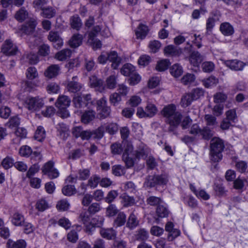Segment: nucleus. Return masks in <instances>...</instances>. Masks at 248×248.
I'll return each mask as SVG.
<instances>
[{"label":"nucleus","mask_w":248,"mask_h":248,"mask_svg":"<svg viewBox=\"0 0 248 248\" xmlns=\"http://www.w3.org/2000/svg\"><path fill=\"white\" fill-rule=\"evenodd\" d=\"M176 109L175 106L170 104L165 107L162 111L163 115L166 118V122L169 124L168 131L173 132L174 134H176L183 118L181 113L176 111Z\"/></svg>","instance_id":"obj_1"},{"label":"nucleus","mask_w":248,"mask_h":248,"mask_svg":"<svg viewBox=\"0 0 248 248\" xmlns=\"http://www.w3.org/2000/svg\"><path fill=\"white\" fill-rule=\"evenodd\" d=\"M225 148L224 141L219 138H213L210 142V157L214 162H218L222 159V152Z\"/></svg>","instance_id":"obj_2"},{"label":"nucleus","mask_w":248,"mask_h":248,"mask_svg":"<svg viewBox=\"0 0 248 248\" xmlns=\"http://www.w3.org/2000/svg\"><path fill=\"white\" fill-rule=\"evenodd\" d=\"M71 103L70 98L66 95H60L56 102H55V106L59 109V114L60 116L63 118H67L69 116V113L67 108H68Z\"/></svg>","instance_id":"obj_3"},{"label":"nucleus","mask_w":248,"mask_h":248,"mask_svg":"<svg viewBox=\"0 0 248 248\" xmlns=\"http://www.w3.org/2000/svg\"><path fill=\"white\" fill-rule=\"evenodd\" d=\"M169 181V175L167 174H161L148 176L145 180L144 185L147 187H152L156 186H164Z\"/></svg>","instance_id":"obj_4"},{"label":"nucleus","mask_w":248,"mask_h":248,"mask_svg":"<svg viewBox=\"0 0 248 248\" xmlns=\"http://www.w3.org/2000/svg\"><path fill=\"white\" fill-rule=\"evenodd\" d=\"M96 117L100 120L106 119L110 115V108L107 106V101L106 97H102L96 102Z\"/></svg>","instance_id":"obj_5"},{"label":"nucleus","mask_w":248,"mask_h":248,"mask_svg":"<svg viewBox=\"0 0 248 248\" xmlns=\"http://www.w3.org/2000/svg\"><path fill=\"white\" fill-rule=\"evenodd\" d=\"M73 101L75 107L78 108H83L86 107L89 108L93 103L90 94L83 96L75 97Z\"/></svg>","instance_id":"obj_6"},{"label":"nucleus","mask_w":248,"mask_h":248,"mask_svg":"<svg viewBox=\"0 0 248 248\" xmlns=\"http://www.w3.org/2000/svg\"><path fill=\"white\" fill-rule=\"evenodd\" d=\"M17 50V47L11 40L5 41L1 48V52L8 56L16 55Z\"/></svg>","instance_id":"obj_7"},{"label":"nucleus","mask_w":248,"mask_h":248,"mask_svg":"<svg viewBox=\"0 0 248 248\" xmlns=\"http://www.w3.org/2000/svg\"><path fill=\"white\" fill-rule=\"evenodd\" d=\"M25 104L29 110L35 111L40 109L43 106L44 102L39 97H31L27 99Z\"/></svg>","instance_id":"obj_8"},{"label":"nucleus","mask_w":248,"mask_h":248,"mask_svg":"<svg viewBox=\"0 0 248 248\" xmlns=\"http://www.w3.org/2000/svg\"><path fill=\"white\" fill-rule=\"evenodd\" d=\"M54 163L52 161H49L46 163L42 169L44 174H46L51 179H55L59 176V173L58 170L53 168Z\"/></svg>","instance_id":"obj_9"},{"label":"nucleus","mask_w":248,"mask_h":248,"mask_svg":"<svg viewBox=\"0 0 248 248\" xmlns=\"http://www.w3.org/2000/svg\"><path fill=\"white\" fill-rule=\"evenodd\" d=\"M19 155L23 157H28L31 156V158H34L35 160L40 159V153L37 151H32L31 147L28 145L22 146L19 150Z\"/></svg>","instance_id":"obj_10"},{"label":"nucleus","mask_w":248,"mask_h":248,"mask_svg":"<svg viewBox=\"0 0 248 248\" xmlns=\"http://www.w3.org/2000/svg\"><path fill=\"white\" fill-rule=\"evenodd\" d=\"M37 20L34 17H30L20 29V31L26 34L32 33L37 25Z\"/></svg>","instance_id":"obj_11"},{"label":"nucleus","mask_w":248,"mask_h":248,"mask_svg":"<svg viewBox=\"0 0 248 248\" xmlns=\"http://www.w3.org/2000/svg\"><path fill=\"white\" fill-rule=\"evenodd\" d=\"M123 75L129 78H139V75L137 73L136 68L130 63L124 64L121 70Z\"/></svg>","instance_id":"obj_12"},{"label":"nucleus","mask_w":248,"mask_h":248,"mask_svg":"<svg viewBox=\"0 0 248 248\" xmlns=\"http://www.w3.org/2000/svg\"><path fill=\"white\" fill-rule=\"evenodd\" d=\"M48 39L52 42L55 48L58 49L63 45V40L57 31H51L48 35Z\"/></svg>","instance_id":"obj_13"},{"label":"nucleus","mask_w":248,"mask_h":248,"mask_svg":"<svg viewBox=\"0 0 248 248\" xmlns=\"http://www.w3.org/2000/svg\"><path fill=\"white\" fill-rule=\"evenodd\" d=\"M224 63L227 67L234 71H241L246 65L243 62L238 60L225 61Z\"/></svg>","instance_id":"obj_14"},{"label":"nucleus","mask_w":248,"mask_h":248,"mask_svg":"<svg viewBox=\"0 0 248 248\" xmlns=\"http://www.w3.org/2000/svg\"><path fill=\"white\" fill-rule=\"evenodd\" d=\"M108 61L112 63L111 67L114 69H117L119 66L122 59L120 57H118L117 52L115 51H112L108 53Z\"/></svg>","instance_id":"obj_15"},{"label":"nucleus","mask_w":248,"mask_h":248,"mask_svg":"<svg viewBox=\"0 0 248 248\" xmlns=\"http://www.w3.org/2000/svg\"><path fill=\"white\" fill-rule=\"evenodd\" d=\"M150 153V149L145 145L140 146L138 150L135 151L134 156L135 159H145Z\"/></svg>","instance_id":"obj_16"},{"label":"nucleus","mask_w":248,"mask_h":248,"mask_svg":"<svg viewBox=\"0 0 248 248\" xmlns=\"http://www.w3.org/2000/svg\"><path fill=\"white\" fill-rule=\"evenodd\" d=\"M164 52L167 56L177 57L181 54L182 50L181 48L173 45H169L164 48Z\"/></svg>","instance_id":"obj_17"},{"label":"nucleus","mask_w":248,"mask_h":248,"mask_svg":"<svg viewBox=\"0 0 248 248\" xmlns=\"http://www.w3.org/2000/svg\"><path fill=\"white\" fill-rule=\"evenodd\" d=\"M96 117V112L92 109L85 110L81 116V121L84 124H88Z\"/></svg>","instance_id":"obj_18"},{"label":"nucleus","mask_w":248,"mask_h":248,"mask_svg":"<svg viewBox=\"0 0 248 248\" xmlns=\"http://www.w3.org/2000/svg\"><path fill=\"white\" fill-rule=\"evenodd\" d=\"M219 30L225 36H230L233 34L234 31L233 26L229 22H223L220 25Z\"/></svg>","instance_id":"obj_19"},{"label":"nucleus","mask_w":248,"mask_h":248,"mask_svg":"<svg viewBox=\"0 0 248 248\" xmlns=\"http://www.w3.org/2000/svg\"><path fill=\"white\" fill-rule=\"evenodd\" d=\"M134 212V210L129 216L126 224V226L130 230L135 229L139 224V220Z\"/></svg>","instance_id":"obj_20"},{"label":"nucleus","mask_w":248,"mask_h":248,"mask_svg":"<svg viewBox=\"0 0 248 248\" xmlns=\"http://www.w3.org/2000/svg\"><path fill=\"white\" fill-rule=\"evenodd\" d=\"M121 203L124 207H128L135 204V199L133 197L130 196L127 194H124L120 197Z\"/></svg>","instance_id":"obj_21"},{"label":"nucleus","mask_w":248,"mask_h":248,"mask_svg":"<svg viewBox=\"0 0 248 248\" xmlns=\"http://www.w3.org/2000/svg\"><path fill=\"white\" fill-rule=\"evenodd\" d=\"M60 72V67L58 65L53 64L49 66L45 72L46 78H55Z\"/></svg>","instance_id":"obj_22"},{"label":"nucleus","mask_w":248,"mask_h":248,"mask_svg":"<svg viewBox=\"0 0 248 248\" xmlns=\"http://www.w3.org/2000/svg\"><path fill=\"white\" fill-rule=\"evenodd\" d=\"M202 60V56L198 51H193L192 52L189 58V61L190 63L194 66H198Z\"/></svg>","instance_id":"obj_23"},{"label":"nucleus","mask_w":248,"mask_h":248,"mask_svg":"<svg viewBox=\"0 0 248 248\" xmlns=\"http://www.w3.org/2000/svg\"><path fill=\"white\" fill-rule=\"evenodd\" d=\"M170 72L174 78H178L182 76L184 70L182 66L180 64L175 63L170 67Z\"/></svg>","instance_id":"obj_24"},{"label":"nucleus","mask_w":248,"mask_h":248,"mask_svg":"<svg viewBox=\"0 0 248 248\" xmlns=\"http://www.w3.org/2000/svg\"><path fill=\"white\" fill-rule=\"evenodd\" d=\"M100 233L103 237L108 239H112L116 235V231L112 228H101L100 230Z\"/></svg>","instance_id":"obj_25"},{"label":"nucleus","mask_w":248,"mask_h":248,"mask_svg":"<svg viewBox=\"0 0 248 248\" xmlns=\"http://www.w3.org/2000/svg\"><path fill=\"white\" fill-rule=\"evenodd\" d=\"M149 31L148 27L143 24H140L136 31L138 38L142 39L145 37Z\"/></svg>","instance_id":"obj_26"},{"label":"nucleus","mask_w":248,"mask_h":248,"mask_svg":"<svg viewBox=\"0 0 248 248\" xmlns=\"http://www.w3.org/2000/svg\"><path fill=\"white\" fill-rule=\"evenodd\" d=\"M135 237L138 241H145L149 237V233L145 229H140L136 232Z\"/></svg>","instance_id":"obj_27"},{"label":"nucleus","mask_w":248,"mask_h":248,"mask_svg":"<svg viewBox=\"0 0 248 248\" xmlns=\"http://www.w3.org/2000/svg\"><path fill=\"white\" fill-rule=\"evenodd\" d=\"M145 108L147 117H153L157 113L158 111V109L155 105L149 102L147 103Z\"/></svg>","instance_id":"obj_28"},{"label":"nucleus","mask_w":248,"mask_h":248,"mask_svg":"<svg viewBox=\"0 0 248 248\" xmlns=\"http://www.w3.org/2000/svg\"><path fill=\"white\" fill-rule=\"evenodd\" d=\"M67 88L68 91L70 92L77 93L81 90L82 85L77 81L72 80L68 82Z\"/></svg>","instance_id":"obj_29"},{"label":"nucleus","mask_w":248,"mask_h":248,"mask_svg":"<svg viewBox=\"0 0 248 248\" xmlns=\"http://www.w3.org/2000/svg\"><path fill=\"white\" fill-rule=\"evenodd\" d=\"M82 41V36L79 34H75L73 35L69 41L70 46L74 48H76L79 46Z\"/></svg>","instance_id":"obj_30"},{"label":"nucleus","mask_w":248,"mask_h":248,"mask_svg":"<svg viewBox=\"0 0 248 248\" xmlns=\"http://www.w3.org/2000/svg\"><path fill=\"white\" fill-rule=\"evenodd\" d=\"M71 53L70 49H63L56 54L55 58L59 61H64L71 56Z\"/></svg>","instance_id":"obj_31"},{"label":"nucleus","mask_w":248,"mask_h":248,"mask_svg":"<svg viewBox=\"0 0 248 248\" xmlns=\"http://www.w3.org/2000/svg\"><path fill=\"white\" fill-rule=\"evenodd\" d=\"M60 136L63 139H65L69 136V128L67 126L63 124H59L57 127Z\"/></svg>","instance_id":"obj_32"},{"label":"nucleus","mask_w":248,"mask_h":248,"mask_svg":"<svg viewBox=\"0 0 248 248\" xmlns=\"http://www.w3.org/2000/svg\"><path fill=\"white\" fill-rule=\"evenodd\" d=\"M20 123V119L17 116H14L11 117L8 122L6 124V126L9 128H17L18 127Z\"/></svg>","instance_id":"obj_33"},{"label":"nucleus","mask_w":248,"mask_h":248,"mask_svg":"<svg viewBox=\"0 0 248 248\" xmlns=\"http://www.w3.org/2000/svg\"><path fill=\"white\" fill-rule=\"evenodd\" d=\"M29 16V13L25 7L21 8L15 15V18L20 22L24 21Z\"/></svg>","instance_id":"obj_34"},{"label":"nucleus","mask_w":248,"mask_h":248,"mask_svg":"<svg viewBox=\"0 0 248 248\" xmlns=\"http://www.w3.org/2000/svg\"><path fill=\"white\" fill-rule=\"evenodd\" d=\"M70 21L71 27L77 31H78L80 29L82 25L80 17L77 15L72 16L70 18Z\"/></svg>","instance_id":"obj_35"},{"label":"nucleus","mask_w":248,"mask_h":248,"mask_svg":"<svg viewBox=\"0 0 248 248\" xmlns=\"http://www.w3.org/2000/svg\"><path fill=\"white\" fill-rule=\"evenodd\" d=\"M11 221L15 226H21L24 223V217L22 215L19 213H15L12 217Z\"/></svg>","instance_id":"obj_36"},{"label":"nucleus","mask_w":248,"mask_h":248,"mask_svg":"<svg viewBox=\"0 0 248 248\" xmlns=\"http://www.w3.org/2000/svg\"><path fill=\"white\" fill-rule=\"evenodd\" d=\"M90 83L92 87L97 88L99 92L104 90L105 86L101 78H90Z\"/></svg>","instance_id":"obj_37"},{"label":"nucleus","mask_w":248,"mask_h":248,"mask_svg":"<svg viewBox=\"0 0 248 248\" xmlns=\"http://www.w3.org/2000/svg\"><path fill=\"white\" fill-rule=\"evenodd\" d=\"M170 64L169 60L163 59L157 62L155 69L157 71L162 72L167 70Z\"/></svg>","instance_id":"obj_38"},{"label":"nucleus","mask_w":248,"mask_h":248,"mask_svg":"<svg viewBox=\"0 0 248 248\" xmlns=\"http://www.w3.org/2000/svg\"><path fill=\"white\" fill-rule=\"evenodd\" d=\"M8 248H26V243L22 239H20L16 242H13L9 240L7 242Z\"/></svg>","instance_id":"obj_39"},{"label":"nucleus","mask_w":248,"mask_h":248,"mask_svg":"<svg viewBox=\"0 0 248 248\" xmlns=\"http://www.w3.org/2000/svg\"><path fill=\"white\" fill-rule=\"evenodd\" d=\"M36 208L40 212H43L49 207L48 202L44 199L38 200L35 204Z\"/></svg>","instance_id":"obj_40"},{"label":"nucleus","mask_w":248,"mask_h":248,"mask_svg":"<svg viewBox=\"0 0 248 248\" xmlns=\"http://www.w3.org/2000/svg\"><path fill=\"white\" fill-rule=\"evenodd\" d=\"M42 10L41 16L46 18H51L54 16L56 14L55 10L52 7L42 8Z\"/></svg>","instance_id":"obj_41"},{"label":"nucleus","mask_w":248,"mask_h":248,"mask_svg":"<svg viewBox=\"0 0 248 248\" xmlns=\"http://www.w3.org/2000/svg\"><path fill=\"white\" fill-rule=\"evenodd\" d=\"M126 222V215L123 212H119L114 220V224L116 227L124 225Z\"/></svg>","instance_id":"obj_42"},{"label":"nucleus","mask_w":248,"mask_h":248,"mask_svg":"<svg viewBox=\"0 0 248 248\" xmlns=\"http://www.w3.org/2000/svg\"><path fill=\"white\" fill-rule=\"evenodd\" d=\"M193 100L194 99L190 93H186L183 95L181 98V106L184 108L187 107L191 104Z\"/></svg>","instance_id":"obj_43"},{"label":"nucleus","mask_w":248,"mask_h":248,"mask_svg":"<svg viewBox=\"0 0 248 248\" xmlns=\"http://www.w3.org/2000/svg\"><path fill=\"white\" fill-rule=\"evenodd\" d=\"M156 213L158 217L163 218L168 216L169 211L167 207L159 204L156 208Z\"/></svg>","instance_id":"obj_44"},{"label":"nucleus","mask_w":248,"mask_h":248,"mask_svg":"<svg viewBox=\"0 0 248 248\" xmlns=\"http://www.w3.org/2000/svg\"><path fill=\"white\" fill-rule=\"evenodd\" d=\"M46 138V132L41 126L37 127L34 134V138L39 141H42Z\"/></svg>","instance_id":"obj_45"},{"label":"nucleus","mask_w":248,"mask_h":248,"mask_svg":"<svg viewBox=\"0 0 248 248\" xmlns=\"http://www.w3.org/2000/svg\"><path fill=\"white\" fill-rule=\"evenodd\" d=\"M62 193L67 196H70L76 193V189L73 185H67L62 188Z\"/></svg>","instance_id":"obj_46"},{"label":"nucleus","mask_w":248,"mask_h":248,"mask_svg":"<svg viewBox=\"0 0 248 248\" xmlns=\"http://www.w3.org/2000/svg\"><path fill=\"white\" fill-rule=\"evenodd\" d=\"M109 100L113 106H116L122 101V96L119 93H114L110 95Z\"/></svg>","instance_id":"obj_47"},{"label":"nucleus","mask_w":248,"mask_h":248,"mask_svg":"<svg viewBox=\"0 0 248 248\" xmlns=\"http://www.w3.org/2000/svg\"><path fill=\"white\" fill-rule=\"evenodd\" d=\"M119 213V210L114 204H109L108 206L106 208V213L107 217H113Z\"/></svg>","instance_id":"obj_48"},{"label":"nucleus","mask_w":248,"mask_h":248,"mask_svg":"<svg viewBox=\"0 0 248 248\" xmlns=\"http://www.w3.org/2000/svg\"><path fill=\"white\" fill-rule=\"evenodd\" d=\"M118 193L116 190H112L108 192L106 197L104 198L105 202L111 204L117 198Z\"/></svg>","instance_id":"obj_49"},{"label":"nucleus","mask_w":248,"mask_h":248,"mask_svg":"<svg viewBox=\"0 0 248 248\" xmlns=\"http://www.w3.org/2000/svg\"><path fill=\"white\" fill-rule=\"evenodd\" d=\"M134 155H127L126 154L123 155L122 159L125 164L127 168L133 167L135 164V160L132 157Z\"/></svg>","instance_id":"obj_50"},{"label":"nucleus","mask_w":248,"mask_h":248,"mask_svg":"<svg viewBox=\"0 0 248 248\" xmlns=\"http://www.w3.org/2000/svg\"><path fill=\"white\" fill-rule=\"evenodd\" d=\"M125 154L127 155H134L135 154L132 144L128 141L124 142V152L123 155Z\"/></svg>","instance_id":"obj_51"},{"label":"nucleus","mask_w":248,"mask_h":248,"mask_svg":"<svg viewBox=\"0 0 248 248\" xmlns=\"http://www.w3.org/2000/svg\"><path fill=\"white\" fill-rule=\"evenodd\" d=\"M111 153L113 155H120L123 150V148L121 143L115 142L110 146Z\"/></svg>","instance_id":"obj_52"},{"label":"nucleus","mask_w":248,"mask_h":248,"mask_svg":"<svg viewBox=\"0 0 248 248\" xmlns=\"http://www.w3.org/2000/svg\"><path fill=\"white\" fill-rule=\"evenodd\" d=\"M112 172L116 176H120L125 173V170L121 165H116L112 167Z\"/></svg>","instance_id":"obj_53"},{"label":"nucleus","mask_w":248,"mask_h":248,"mask_svg":"<svg viewBox=\"0 0 248 248\" xmlns=\"http://www.w3.org/2000/svg\"><path fill=\"white\" fill-rule=\"evenodd\" d=\"M204 119L206 121V125L209 126H214L217 124V119L212 115L206 114L204 116Z\"/></svg>","instance_id":"obj_54"},{"label":"nucleus","mask_w":248,"mask_h":248,"mask_svg":"<svg viewBox=\"0 0 248 248\" xmlns=\"http://www.w3.org/2000/svg\"><path fill=\"white\" fill-rule=\"evenodd\" d=\"M200 134L203 139L208 140L213 136V132L208 127L206 126L202 129Z\"/></svg>","instance_id":"obj_55"},{"label":"nucleus","mask_w":248,"mask_h":248,"mask_svg":"<svg viewBox=\"0 0 248 248\" xmlns=\"http://www.w3.org/2000/svg\"><path fill=\"white\" fill-rule=\"evenodd\" d=\"M46 90L49 93H58L60 90V87L56 83H50L46 87Z\"/></svg>","instance_id":"obj_56"},{"label":"nucleus","mask_w":248,"mask_h":248,"mask_svg":"<svg viewBox=\"0 0 248 248\" xmlns=\"http://www.w3.org/2000/svg\"><path fill=\"white\" fill-rule=\"evenodd\" d=\"M70 204L66 200H62L59 201L57 204L56 207L58 210L60 211H65L69 209Z\"/></svg>","instance_id":"obj_57"},{"label":"nucleus","mask_w":248,"mask_h":248,"mask_svg":"<svg viewBox=\"0 0 248 248\" xmlns=\"http://www.w3.org/2000/svg\"><path fill=\"white\" fill-rule=\"evenodd\" d=\"M161 43L157 40L151 41L149 44V47L153 53L157 52L161 47Z\"/></svg>","instance_id":"obj_58"},{"label":"nucleus","mask_w":248,"mask_h":248,"mask_svg":"<svg viewBox=\"0 0 248 248\" xmlns=\"http://www.w3.org/2000/svg\"><path fill=\"white\" fill-rule=\"evenodd\" d=\"M11 110L7 106H1L0 108V116L1 118L6 119L10 115Z\"/></svg>","instance_id":"obj_59"},{"label":"nucleus","mask_w":248,"mask_h":248,"mask_svg":"<svg viewBox=\"0 0 248 248\" xmlns=\"http://www.w3.org/2000/svg\"><path fill=\"white\" fill-rule=\"evenodd\" d=\"M245 183H248L246 180L241 179L239 178H238L233 182V187L237 190H242L245 186Z\"/></svg>","instance_id":"obj_60"},{"label":"nucleus","mask_w":248,"mask_h":248,"mask_svg":"<svg viewBox=\"0 0 248 248\" xmlns=\"http://www.w3.org/2000/svg\"><path fill=\"white\" fill-rule=\"evenodd\" d=\"M84 155V150L79 149L73 150L69 155V158L73 160L78 159Z\"/></svg>","instance_id":"obj_61"},{"label":"nucleus","mask_w":248,"mask_h":248,"mask_svg":"<svg viewBox=\"0 0 248 248\" xmlns=\"http://www.w3.org/2000/svg\"><path fill=\"white\" fill-rule=\"evenodd\" d=\"M100 182V177L97 175L92 176L88 182V186L92 188H95Z\"/></svg>","instance_id":"obj_62"},{"label":"nucleus","mask_w":248,"mask_h":248,"mask_svg":"<svg viewBox=\"0 0 248 248\" xmlns=\"http://www.w3.org/2000/svg\"><path fill=\"white\" fill-rule=\"evenodd\" d=\"M141 102V99L140 96L138 95H133L129 99L128 104L132 107H136Z\"/></svg>","instance_id":"obj_63"},{"label":"nucleus","mask_w":248,"mask_h":248,"mask_svg":"<svg viewBox=\"0 0 248 248\" xmlns=\"http://www.w3.org/2000/svg\"><path fill=\"white\" fill-rule=\"evenodd\" d=\"M202 67L204 72L210 73L214 69L215 65L211 62H205L202 63Z\"/></svg>","instance_id":"obj_64"}]
</instances>
